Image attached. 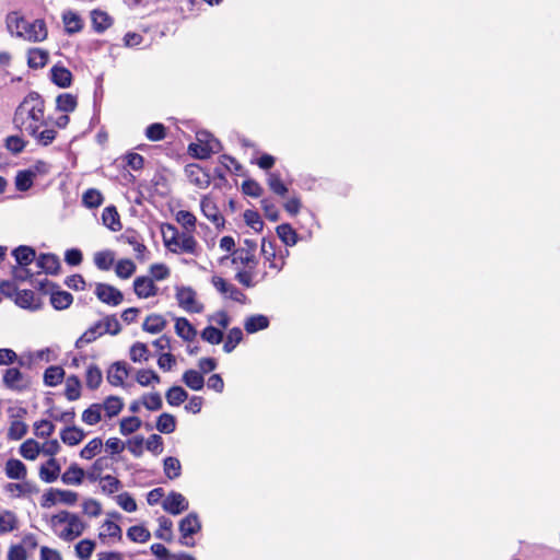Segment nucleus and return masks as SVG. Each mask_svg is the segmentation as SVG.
<instances>
[{"label": "nucleus", "mask_w": 560, "mask_h": 560, "mask_svg": "<svg viewBox=\"0 0 560 560\" xmlns=\"http://www.w3.org/2000/svg\"><path fill=\"white\" fill-rule=\"evenodd\" d=\"M14 126L23 132L35 133L36 128L51 126L45 117V101L37 92H30L19 104L13 116Z\"/></svg>", "instance_id": "nucleus-1"}, {"label": "nucleus", "mask_w": 560, "mask_h": 560, "mask_svg": "<svg viewBox=\"0 0 560 560\" xmlns=\"http://www.w3.org/2000/svg\"><path fill=\"white\" fill-rule=\"evenodd\" d=\"M8 27L12 34L28 42L37 43L47 38V27L44 20L28 21L23 16H9Z\"/></svg>", "instance_id": "nucleus-2"}, {"label": "nucleus", "mask_w": 560, "mask_h": 560, "mask_svg": "<svg viewBox=\"0 0 560 560\" xmlns=\"http://www.w3.org/2000/svg\"><path fill=\"white\" fill-rule=\"evenodd\" d=\"M163 230V242L165 247L172 253H187L198 255V242L190 233H179L173 224H166Z\"/></svg>", "instance_id": "nucleus-3"}, {"label": "nucleus", "mask_w": 560, "mask_h": 560, "mask_svg": "<svg viewBox=\"0 0 560 560\" xmlns=\"http://www.w3.org/2000/svg\"><path fill=\"white\" fill-rule=\"evenodd\" d=\"M50 523L52 527L67 524V526L60 533H58L59 538L65 541H72L77 537L81 536L85 529V524L82 522L79 515L69 511H60L59 513L52 515Z\"/></svg>", "instance_id": "nucleus-4"}, {"label": "nucleus", "mask_w": 560, "mask_h": 560, "mask_svg": "<svg viewBox=\"0 0 560 560\" xmlns=\"http://www.w3.org/2000/svg\"><path fill=\"white\" fill-rule=\"evenodd\" d=\"M178 529L180 533L179 544L185 547H194L196 542L192 536L201 530V522L198 514L191 512L182 518Z\"/></svg>", "instance_id": "nucleus-5"}, {"label": "nucleus", "mask_w": 560, "mask_h": 560, "mask_svg": "<svg viewBox=\"0 0 560 560\" xmlns=\"http://www.w3.org/2000/svg\"><path fill=\"white\" fill-rule=\"evenodd\" d=\"M176 300L186 312L201 313L203 311V305L196 301V292L190 287H177Z\"/></svg>", "instance_id": "nucleus-6"}, {"label": "nucleus", "mask_w": 560, "mask_h": 560, "mask_svg": "<svg viewBox=\"0 0 560 560\" xmlns=\"http://www.w3.org/2000/svg\"><path fill=\"white\" fill-rule=\"evenodd\" d=\"M2 382L10 390L22 393L28 388V381L18 368H9L4 371Z\"/></svg>", "instance_id": "nucleus-7"}, {"label": "nucleus", "mask_w": 560, "mask_h": 560, "mask_svg": "<svg viewBox=\"0 0 560 560\" xmlns=\"http://www.w3.org/2000/svg\"><path fill=\"white\" fill-rule=\"evenodd\" d=\"M162 508L172 515H178L188 510L189 503L182 493L172 491L162 502Z\"/></svg>", "instance_id": "nucleus-8"}, {"label": "nucleus", "mask_w": 560, "mask_h": 560, "mask_svg": "<svg viewBox=\"0 0 560 560\" xmlns=\"http://www.w3.org/2000/svg\"><path fill=\"white\" fill-rule=\"evenodd\" d=\"M211 283L221 294L226 295L229 299L238 303L245 302L246 295L237 287H235L232 283H229L222 277H212Z\"/></svg>", "instance_id": "nucleus-9"}, {"label": "nucleus", "mask_w": 560, "mask_h": 560, "mask_svg": "<svg viewBox=\"0 0 560 560\" xmlns=\"http://www.w3.org/2000/svg\"><path fill=\"white\" fill-rule=\"evenodd\" d=\"M95 295L103 303L113 306L119 305L124 300V295L118 289L106 283L96 284Z\"/></svg>", "instance_id": "nucleus-10"}, {"label": "nucleus", "mask_w": 560, "mask_h": 560, "mask_svg": "<svg viewBox=\"0 0 560 560\" xmlns=\"http://www.w3.org/2000/svg\"><path fill=\"white\" fill-rule=\"evenodd\" d=\"M186 174L190 183L199 188H207L211 183V175L197 164H189Z\"/></svg>", "instance_id": "nucleus-11"}, {"label": "nucleus", "mask_w": 560, "mask_h": 560, "mask_svg": "<svg viewBox=\"0 0 560 560\" xmlns=\"http://www.w3.org/2000/svg\"><path fill=\"white\" fill-rule=\"evenodd\" d=\"M133 290L141 299H148L158 294V288L153 279L149 277H137L133 281Z\"/></svg>", "instance_id": "nucleus-12"}, {"label": "nucleus", "mask_w": 560, "mask_h": 560, "mask_svg": "<svg viewBox=\"0 0 560 560\" xmlns=\"http://www.w3.org/2000/svg\"><path fill=\"white\" fill-rule=\"evenodd\" d=\"M200 207L203 215L218 228L224 225V218L220 214L217 205L211 198L205 196L201 199Z\"/></svg>", "instance_id": "nucleus-13"}, {"label": "nucleus", "mask_w": 560, "mask_h": 560, "mask_svg": "<svg viewBox=\"0 0 560 560\" xmlns=\"http://www.w3.org/2000/svg\"><path fill=\"white\" fill-rule=\"evenodd\" d=\"M129 371L126 362H114L107 371V381L113 386H121L125 378L128 376Z\"/></svg>", "instance_id": "nucleus-14"}, {"label": "nucleus", "mask_w": 560, "mask_h": 560, "mask_svg": "<svg viewBox=\"0 0 560 560\" xmlns=\"http://www.w3.org/2000/svg\"><path fill=\"white\" fill-rule=\"evenodd\" d=\"M36 266L48 275H57L60 269V260L55 254H40L36 259Z\"/></svg>", "instance_id": "nucleus-15"}, {"label": "nucleus", "mask_w": 560, "mask_h": 560, "mask_svg": "<svg viewBox=\"0 0 560 560\" xmlns=\"http://www.w3.org/2000/svg\"><path fill=\"white\" fill-rule=\"evenodd\" d=\"M62 22L65 31L69 35L79 33L83 28V20L79 13L72 10H67L62 13Z\"/></svg>", "instance_id": "nucleus-16"}, {"label": "nucleus", "mask_w": 560, "mask_h": 560, "mask_svg": "<svg viewBox=\"0 0 560 560\" xmlns=\"http://www.w3.org/2000/svg\"><path fill=\"white\" fill-rule=\"evenodd\" d=\"M14 302L20 307L32 310V311L39 310V307H40V302L38 299H36V295L32 290L19 291L16 293Z\"/></svg>", "instance_id": "nucleus-17"}, {"label": "nucleus", "mask_w": 560, "mask_h": 560, "mask_svg": "<svg viewBox=\"0 0 560 560\" xmlns=\"http://www.w3.org/2000/svg\"><path fill=\"white\" fill-rule=\"evenodd\" d=\"M60 474V465L56 458H49L46 464L40 466L39 477L43 481L50 483L57 480Z\"/></svg>", "instance_id": "nucleus-18"}, {"label": "nucleus", "mask_w": 560, "mask_h": 560, "mask_svg": "<svg viewBox=\"0 0 560 560\" xmlns=\"http://www.w3.org/2000/svg\"><path fill=\"white\" fill-rule=\"evenodd\" d=\"M50 78L57 86L62 89L69 88L72 82V73L62 66H54L50 70Z\"/></svg>", "instance_id": "nucleus-19"}, {"label": "nucleus", "mask_w": 560, "mask_h": 560, "mask_svg": "<svg viewBox=\"0 0 560 560\" xmlns=\"http://www.w3.org/2000/svg\"><path fill=\"white\" fill-rule=\"evenodd\" d=\"M103 322H96L88 330H85L80 338L75 341V348L82 349L84 346L95 341L98 337L104 335L102 331Z\"/></svg>", "instance_id": "nucleus-20"}, {"label": "nucleus", "mask_w": 560, "mask_h": 560, "mask_svg": "<svg viewBox=\"0 0 560 560\" xmlns=\"http://www.w3.org/2000/svg\"><path fill=\"white\" fill-rule=\"evenodd\" d=\"M12 256L15 258L16 264L20 266H30L36 260V252L33 247L20 245L12 250Z\"/></svg>", "instance_id": "nucleus-21"}, {"label": "nucleus", "mask_w": 560, "mask_h": 560, "mask_svg": "<svg viewBox=\"0 0 560 560\" xmlns=\"http://www.w3.org/2000/svg\"><path fill=\"white\" fill-rule=\"evenodd\" d=\"M5 475L10 479L23 480L26 478L27 469L20 459L11 458L5 463Z\"/></svg>", "instance_id": "nucleus-22"}, {"label": "nucleus", "mask_w": 560, "mask_h": 560, "mask_svg": "<svg viewBox=\"0 0 560 560\" xmlns=\"http://www.w3.org/2000/svg\"><path fill=\"white\" fill-rule=\"evenodd\" d=\"M269 318L262 314L248 316L244 322V328L248 334H255L269 327Z\"/></svg>", "instance_id": "nucleus-23"}, {"label": "nucleus", "mask_w": 560, "mask_h": 560, "mask_svg": "<svg viewBox=\"0 0 560 560\" xmlns=\"http://www.w3.org/2000/svg\"><path fill=\"white\" fill-rule=\"evenodd\" d=\"M49 55L42 48H31L27 51V65L32 69H40L46 66Z\"/></svg>", "instance_id": "nucleus-24"}, {"label": "nucleus", "mask_w": 560, "mask_h": 560, "mask_svg": "<svg viewBox=\"0 0 560 560\" xmlns=\"http://www.w3.org/2000/svg\"><path fill=\"white\" fill-rule=\"evenodd\" d=\"M91 19L93 30L98 34L105 32L113 23L112 18L102 10H93Z\"/></svg>", "instance_id": "nucleus-25"}, {"label": "nucleus", "mask_w": 560, "mask_h": 560, "mask_svg": "<svg viewBox=\"0 0 560 560\" xmlns=\"http://www.w3.org/2000/svg\"><path fill=\"white\" fill-rule=\"evenodd\" d=\"M280 241L287 246H294L299 241L296 231L289 223H282L276 229Z\"/></svg>", "instance_id": "nucleus-26"}, {"label": "nucleus", "mask_w": 560, "mask_h": 560, "mask_svg": "<svg viewBox=\"0 0 560 560\" xmlns=\"http://www.w3.org/2000/svg\"><path fill=\"white\" fill-rule=\"evenodd\" d=\"M84 476L85 471L83 468L79 467L77 464H71L61 475V481L65 485H81Z\"/></svg>", "instance_id": "nucleus-27"}, {"label": "nucleus", "mask_w": 560, "mask_h": 560, "mask_svg": "<svg viewBox=\"0 0 560 560\" xmlns=\"http://www.w3.org/2000/svg\"><path fill=\"white\" fill-rule=\"evenodd\" d=\"M102 221L105 226L114 232L121 229L119 214L114 206H108L103 210Z\"/></svg>", "instance_id": "nucleus-28"}, {"label": "nucleus", "mask_w": 560, "mask_h": 560, "mask_svg": "<svg viewBox=\"0 0 560 560\" xmlns=\"http://www.w3.org/2000/svg\"><path fill=\"white\" fill-rule=\"evenodd\" d=\"M182 381L192 390H201L205 386L203 375L196 370H187L184 372Z\"/></svg>", "instance_id": "nucleus-29"}, {"label": "nucleus", "mask_w": 560, "mask_h": 560, "mask_svg": "<svg viewBox=\"0 0 560 560\" xmlns=\"http://www.w3.org/2000/svg\"><path fill=\"white\" fill-rule=\"evenodd\" d=\"M175 331L185 341H191L197 336V330L195 327L189 323L188 319L184 317L176 319Z\"/></svg>", "instance_id": "nucleus-30"}, {"label": "nucleus", "mask_w": 560, "mask_h": 560, "mask_svg": "<svg viewBox=\"0 0 560 560\" xmlns=\"http://www.w3.org/2000/svg\"><path fill=\"white\" fill-rule=\"evenodd\" d=\"M65 377V370L59 365H51L45 370L44 384L49 387L59 385Z\"/></svg>", "instance_id": "nucleus-31"}, {"label": "nucleus", "mask_w": 560, "mask_h": 560, "mask_svg": "<svg viewBox=\"0 0 560 560\" xmlns=\"http://www.w3.org/2000/svg\"><path fill=\"white\" fill-rule=\"evenodd\" d=\"M83 430L77 427H67L60 433L61 441L70 446L79 444L84 439Z\"/></svg>", "instance_id": "nucleus-32"}, {"label": "nucleus", "mask_w": 560, "mask_h": 560, "mask_svg": "<svg viewBox=\"0 0 560 560\" xmlns=\"http://www.w3.org/2000/svg\"><path fill=\"white\" fill-rule=\"evenodd\" d=\"M73 301V296L71 293L67 291H51L50 293V303L56 310H66L68 308Z\"/></svg>", "instance_id": "nucleus-33"}, {"label": "nucleus", "mask_w": 560, "mask_h": 560, "mask_svg": "<svg viewBox=\"0 0 560 560\" xmlns=\"http://www.w3.org/2000/svg\"><path fill=\"white\" fill-rule=\"evenodd\" d=\"M110 466L109 459L106 456L98 457L92 465L91 469L88 471L86 477L91 482H95L97 480L101 481L102 472L105 469H108Z\"/></svg>", "instance_id": "nucleus-34"}, {"label": "nucleus", "mask_w": 560, "mask_h": 560, "mask_svg": "<svg viewBox=\"0 0 560 560\" xmlns=\"http://www.w3.org/2000/svg\"><path fill=\"white\" fill-rule=\"evenodd\" d=\"M176 418L167 412H163L158 417L155 428L164 434L173 433L176 430Z\"/></svg>", "instance_id": "nucleus-35"}, {"label": "nucleus", "mask_w": 560, "mask_h": 560, "mask_svg": "<svg viewBox=\"0 0 560 560\" xmlns=\"http://www.w3.org/2000/svg\"><path fill=\"white\" fill-rule=\"evenodd\" d=\"M93 260L100 270H109L115 261V254L109 249L100 250L94 254Z\"/></svg>", "instance_id": "nucleus-36"}, {"label": "nucleus", "mask_w": 560, "mask_h": 560, "mask_svg": "<svg viewBox=\"0 0 560 560\" xmlns=\"http://www.w3.org/2000/svg\"><path fill=\"white\" fill-rule=\"evenodd\" d=\"M163 470L165 476L174 480L182 475V465L178 458L168 456L163 460Z\"/></svg>", "instance_id": "nucleus-37"}, {"label": "nucleus", "mask_w": 560, "mask_h": 560, "mask_svg": "<svg viewBox=\"0 0 560 560\" xmlns=\"http://www.w3.org/2000/svg\"><path fill=\"white\" fill-rule=\"evenodd\" d=\"M165 325L166 320L163 318V316L151 314L145 318L142 328L144 331L150 334H158L164 329Z\"/></svg>", "instance_id": "nucleus-38"}, {"label": "nucleus", "mask_w": 560, "mask_h": 560, "mask_svg": "<svg viewBox=\"0 0 560 560\" xmlns=\"http://www.w3.org/2000/svg\"><path fill=\"white\" fill-rule=\"evenodd\" d=\"M65 395L68 400L74 401L81 395V382L77 375H70L66 381Z\"/></svg>", "instance_id": "nucleus-39"}, {"label": "nucleus", "mask_w": 560, "mask_h": 560, "mask_svg": "<svg viewBox=\"0 0 560 560\" xmlns=\"http://www.w3.org/2000/svg\"><path fill=\"white\" fill-rule=\"evenodd\" d=\"M103 381V374L100 368L95 364H92L88 368L85 373V384L86 386L95 390L100 387Z\"/></svg>", "instance_id": "nucleus-40"}, {"label": "nucleus", "mask_w": 560, "mask_h": 560, "mask_svg": "<svg viewBox=\"0 0 560 560\" xmlns=\"http://www.w3.org/2000/svg\"><path fill=\"white\" fill-rule=\"evenodd\" d=\"M40 128H36L35 133H28L31 137L35 139V141L44 147L49 145L52 143V141L56 139L57 131L54 128H50V126L44 127L42 131H39Z\"/></svg>", "instance_id": "nucleus-41"}, {"label": "nucleus", "mask_w": 560, "mask_h": 560, "mask_svg": "<svg viewBox=\"0 0 560 560\" xmlns=\"http://www.w3.org/2000/svg\"><path fill=\"white\" fill-rule=\"evenodd\" d=\"M35 173L32 170L19 171L15 176V187L19 191H26L33 186Z\"/></svg>", "instance_id": "nucleus-42"}, {"label": "nucleus", "mask_w": 560, "mask_h": 560, "mask_svg": "<svg viewBox=\"0 0 560 560\" xmlns=\"http://www.w3.org/2000/svg\"><path fill=\"white\" fill-rule=\"evenodd\" d=\"M165 398L168 405L179 406L188 398V393L180 386H172L166 392Z\"/></svg>", "instance_id": "nucleus-43"}, {"label": "nucleus", "mask_w": 560, "mask_h": 560, "mask_svg": "<svg viewBox=\"0 0 560 560\" xmlns=\"http://www.w3.org/2000/svg\"><path fill=\"white\" fill-rule=\"evenodd\" d=\"M77 107V97L70 93H62L56 98V108L63 113H71Z\"/></svg>", "instance_id": "nucleus-44"}, {"label": "nucleus", "mask_w": 560, "mask_h": 560, "mask_svg": "<svg viewBox=\"0 0 560 560\" xmlns=\"http://www.w3.org/2000/svg\"><path fill=\"white\" fill-rule=\"evenodd\" d=\"M217 147H206L201 142L197 141L196 143H190L188 147V152L191 156L200 160H206L210 158L212 153H215Z\"/></svg>", "instance_id": "nucleus-45"}, {"label": "nucleus", "mask_w": 560, "mask_h": 560, "mask_svg": "<svg viewBox=\"0 0 560 560\" xmlns=\"http://www.w3.org/2000/svg\"><path fill=\"white\" fill-rule=\"evenodd\" d=\"M122 407L124 402L121 398L118 396H108L102 405V410H105L108 418H113L121 411Z\"/></svg>", "instance_id": "nucleus-46"}, {"label": "nucleus", "mask_w": 560, "mask_h": 560, "mask_svg": "<svg viewBox=\"0 0 560 560\" xmlns=\"http://www.w3.org/2000/svg\"><path fill=\"white\" fill-rule=\"evenodd\" d=\"M267 183L269 188L278 196L284 197L288 192V188L281 179V175L278 172L268 173Z\"/></svg>", "instance_id": "nucleus-47"}, {"label": "nucleus", "mask_w": 560, "mask_h": 560, "mask_svg": "<svg viewBox=\"0 0 560 560\" xmlns=\"http://www.w3.org/2000/svg\"><path fill=\"white\" fill-rule=\"evenodd\" d=\"M242 340L243 331L241 328L233 327L230 329L223 345L224 352L231 353Z\"/></svg>", "instance_id": "nucleus-48"}, {"label": "nucleus", "mask_w": 560, "mask_h": 560, "mask_svg": "<svg viewBox=\"0 0 560 560\" xmlns=\"http://www.w3.org/2000/svg\"><path fill=\"white\" fill-rule=\"evenodd\" d=\"M40 452V447L38 442H36L33 439H28L25 442H23L20 446V454L28 459L34 460L37 458L38 454Z\"/></svg>", "instance_id": "nucleus-49"}, {"label": "nucleus", "mask_w": 560, "mask_h": 560, "mask_svg": "<svg viewBox=\"0 0 560 560\" xmlns=\"http://www.w3.org/2000/svg\"><path fill=\"white\" fill-rule=\"evenodd\" d=\"M100 482L103 493L107 495H112L122 488L121 481L112 475H106L102 477Z\"/></svg>", "instance_id": "nucleus-50"}, {"label": "nucleus", "mask_w": 560, "mask_h": 560, "mask_svg": "<svg viewBox=\"0 0 560 560\" xmlns=\"http://www.w3.org/2000/svg\"><path fill=\"white\" fill-rule=\"evenodd\" d=\"M142 425L140 418L136 416L126 417L120 420L119 430L122 435H129L139 430Z\"/></svg>", "instance_id": "nucleus-51"}, {"label": "nucleus", "mask_w": 560, "mask_h": 560, "mask_svg": "<svg viewBox=\"0 0 560 560\" xmlns=\"http://www.w3.org/2000/svg\"><path fill=\"white\" fill-rule=\"evenodd\" d=\"M173 522L165 517L161 516L159 518V529L155 532V537L167 542L172 541L173 533H172Z\"/></svg>", "instance_id": "nucleus-52"}, {"label": "nucleus", "mask_w": 560, "mask_h": 560, "mask_svg": "<svg viewBox=\"0 0 560 560\" xmlns=\"http://www.w3.org/2000/svg\"><path fill=\"white\" fill-rule=\"evenodd\" d=\"M121 240L126 241L129 245L132 246L138 259H143V254L147 250V247L142 242L139 241L136 232H126L121 235Z\"/></svg>", "instance_id": "nucleus-53"}, {"label": "nucleus", "mask_w": 560, "mask_h": 560, "mask_svg": "<svg viewBox=\"0 0 560 560\" xmlns=\"http://www.w3.org/2000/svg\"><path fill=\"white\" fill-rule=\"evenodd\" d=\"M102 405L101 404H92L88 409H85L82 413V421L89 425H94L98 423L102 419Z\"/></svg>", "instance_id": "nucleus-54"}, {"label": "nucleus", "mask_w": 560, "mask_h": 560, "mask_svg": "<svg viewBox=\"0 0 560 560\" xmlns=\"http://www.w3.org/2000/svg\"><path fill=\"white\" fill-rule=\"evenodd\" d=\"M82 202L86 208L94 209L102 205L103 196L97 189L90 188L83 194Z\"/></svg>", "instance_id": "nucleus-55"}, {"label": "nucleus", "mask_w": 560, "mask_h": 560, "mask_svg": "<svg viewBox=\"0 0 560 560\" xmlns=\"http://www.w3.org/2000/svg\"><path fill=\"white\" fill-rule=\"evenodd\" d=\"M144 135L150 141H161L166 137V128L161 122H154L145 128Z\"/></svg>", "instance_id": "nucleus-56"}, {"label": "nucleus", "mask_w": 560, "mask_h": 560, "mask_svg": "<svg viewBox=\"0 0 560 560\" xmlns=\"http://www.w3.org/2000/svg\"><path fill=\"white\" fill-rule=\"evenodd\" d=\"M103 441L100 438L91 440L80 452V456L84 459H91L102 451Z\"/></svg>", "instance_id": "nucleus-57"}, {"label": "nucleus", "mask_w": 560, "mask_h": 560, "mask_svg": "<svg viewBox=\"0 0 560 560\" xmlns=\"http://www.w3.org/2000/svg\"><path fill=\"white\" fill-rule=\"evenodd\" d=\"M116 275L121 279L130 278L136 271V265L130 259H120L116 264Z\"/></svg>", "instance_id": "nucleus-58"}, {"label": "nucleus", "mask_w": 560, "mask_h": 560, "mask_svg": "<svg viewBox=\"0 0 560 560\" xmlns=\"http://www.w3.org/2000/svg\"><path fill=\"white\" fill-rule=\"evenodd\" d=\"M95 542L90 539H83L75 545L77 557L81 560H89L94 551Z\"/></svg>", "instance_id": "nucleus-59"}, {"label": "nucleus", "mask_w": 560, "mask_h": 560, "mask_svg": "<svg viewBox=\"0 0 560 560\" xmlns=\"http://www.w3.org/2000/svg\"><path fill=\"white\" fill-rule=\"evenodd\" d=\"M127 537L135 542H147L151 534L145 527L136 525L127 530Z\"/></svg>", "instance_id": "nucleus-60"}, {"label": "nucleus", "mask_w": 560, "mask_h": 560, "mask_svg": "<svg viewBox=\"0 0 560 560\" xmlns=\"http://www.w3.org/2000/svg\"><path fill=\"white\" fill-rule=\"evenodd\" d=\"M27 433V425L23 421L12 420L9 431L8 439L18 441L21 440Z\"/></svg>", "instance_id": "nucleus-61"}, {"label": "nucleus", "mask_w": 560, "mask_h": 560, "mask_svg": "<svg viewBox=\"0 0 560 560\" xmlns=\"http://www.w3.org/2000/svg\"><path fill=\"white\" fill-rule=\"evenodd\" d=\"M223 332L213 327V326H207L202 331H201V339L211 343V345H219L223 341Z\"/></svg>", "instance_id": "nucleus-62"}, {"label": "nucleus", "mask_w": 560, "mask_h": 560, "mask_svg": "<svg viewBox=\"0 0 560 560\" xmlns=\"http://www.w3.org/2000/svg\"><path fill=\"white\" fill-rule=\"evenodd\" d=\"M149 349L145 343L136 342L130 348V359L133 362H142L149 360Z\"/></svg>", "instance_id": "nucleus-63"}, {"label": "nucleus", "mask_w": 560, "mask_h": 560, "mask_svg": "<svg viewBox=\"0 0 560 560\" xmlns=\"http://www.w3.org/2000/svg\"><path fill=\"white\" fill-rule=\"evenodd\" d=\"M16 528V517L10 512L5 511L3 514H0V533H9Z\"/></svg>", "instance_id": "nucleus-64"}]
</instances>
